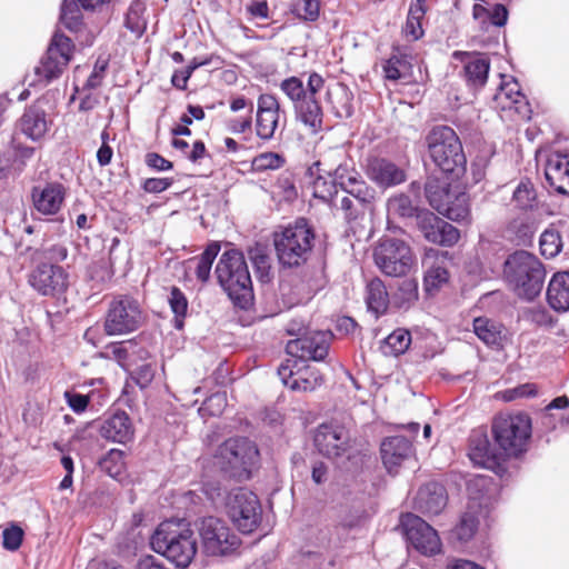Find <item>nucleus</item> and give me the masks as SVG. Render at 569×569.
I'll use <instances>...</instances> for the list:
<instances>
[{
    "label": "nucleus",
    "instance_id": "obj_1",
    "mask_svg": "<svg viewBox=\"0 0 569 569\" xmlns=\"http://www.w3.org/2000/svg\"><path fill=\"white\" fill-rule=\"evenodd\" d=\"M152 549L177 567H188L197 553L193 531L184 520L161 522L150 540Z\"/></svg>",
    "mask_w": 569,
    "mask_h": 569
},
{
    "label": "nucleus",
    "instance_id": "obj_2",
    "mask_svg": "<svg viewBox=\"0 0 569 569\" xmlns=\"http://www.w3.org/2000/svg\"><path fill=\"white\" fill-rule=\"evenodd\" d=\"M217 279L234 305L242 309L253 299L251 277L242 252L231 249L224 251L214 270Z\"/></svg>",
    "mask_w": 569,
    "mask_h": 569
},
{
    "label": "nucleus",
    "instance_id": "obj_3",
    "mask_svg": "<svg viewBox=\"0 0 569 569\" xmlns=\"http://www.w3.org/2000/svg\"><path fill=\"white\" fill-rule=\"evenodd\" d=\"M503 274L518 297L532 300L541 292L546 271L535 254L520 250L508 257Z\"/></svg>",
    "mask_w": 569,
    "mask_h": 569
},
{
    "label": "nucleus",
    "instance_id": "obj_4",
    "mask_svg": "<svg viewBox=\"0 0 569 569\" xmlns=\"http://www.w3.org/2000/svg\"><path fill=\"white\" fill-rule=\"evenodd\" d=\"M467 490V509L452 530L453 537L461 542L471 540L476 535L480 520L487 516L495 488L491 479L477 476L468 481Z\"/></svg>",
    "mask_w": 569,
    "mask_h": 569
},
{
    "label": "nucleus",
    "instance_id": "obj_5",
    "mask_svg": "<svg viewBox=\"0 0 569 569\" xmlns=\"http://www.w3.org/2000/svg\"><path fill=\"white\" fill-rule=\"evenodd\" d=\"M430 157L445 173L459 178L466 171L467 159L456 131L447 126L435 127L427 136Z\"/></svg>",
    "mask_w": 569,
    "mask_h": 569
},
{
    "label": "nucleus",
    "instance_id": "obj_6",
    "mask_svg": "<svg viewBox=\"0 0 569 569\" xmlns=\"http://www.w3.org/2000/svg\"><path fill=\"white\" fill-rule=\"evenodd\" d=\"M259 451L254 442L247 438L224 441L214 455V463L238 479H248L258 462Z\"/></svg>",
    "mask_w": 569,
    "mask_h": 569
},
{
    "label": "nucleus",
    "instance_id": "obj_7",
    "mask_svg": "<svg viewBox=\"0 0 569 569\" xmlns=\"http://www.w3.org/2000/svg\"><path fill=\"white\" fill-rule=\"evenodd\" d=\"M426 196L430 206L440 214L457 222H470L469 196L458 187L430 179L426 184Z\"/></svg>",
    "mask_w": 569,
    "mask_h": 569
},
{
    "label": "nucleus",
    "instance_id": "obj_8",
    "mask_svg": "<svg viewBox=\"0 0 569 569\" xmlns=\"http://www.w3.org/2000/svg\"><path fill=\"white\" fill-rule=\"evenodd\" d=\"M531 419L526 413L498 416L492 422L495 441L506 456L523 452L531 437Z\"/></svg>",
    "mask_w": 569,
    "mask_h": 569
},
{
    "label": "nucleus",
    "instance_id": "obj_9",
    "mask_svg": "<svg viewBox=\"0 0 569 569\" xmlns=\"http://www.w3.org/2000/svg\"><path fill=\"white\" fill-rule=\"evenodd\" d=\"M313 233L301 220L286 228L274 238V247L280 263L287 267L299 266L311 251Z\"/></svg>",
    "mask_w": 569,
    "mask_h": 569
},
{
    "label": "nucleus",
    "instance_id": "obj_10",
    "mask_svg": "<svg viewBox=\"0 0 569 569\" xmlns=\"http://www.w3.org/2000/svg\"><path fill=\"white\" fill-rule=\"evenodd\" d=\"M377 268L386 276H406L416 266V258L410 246L400 239L386 238L373 251Z\"/></svg>",
    "mask_w": 569,
    "mask_h": 569
},
{
    "label": "nucleus",
    "instance_id": "obj_11",
    "mask_svg": "<svg viewBox=\"0 0 569 569\" xmlns=\"http://www.w3.org/2000/svg\"><path fill=\"white\" fill-rule=\"evenodd\" d=\"M74 46L70 38L56 32L51 39L46 56L34 68L36 79L29 84H48L53 79L59 78L71 60Z\"/></svg>",
    "mask_w": 569,
    "mask_h": 569
},
{
    "label": "nucleus",
    "instance_id": "obj_12",
    "mask_svg": "<svg viewBox=\"0 0 569 569\" xmlns=\"http://www.w3.org/2000/svg\"><path fill=\"white\" fill-rule=\"evenodd\" d=\"M226 511L232 523L242 533L253 532L261 522L260 501L253 492L246 489H237L229 493Z\"/></svg>",
    "mask_w": 569,
    "mask_h": 569
},
{
    "label": "nucleus",
    "instance_id": "obj_13",
    "mask_svg": "<svg viewBox=\"0 0 569 569\" xmlns=\"http://www.w3.org/2000/svg\"><path fill=\"white\" fill-rule=\"evenodd\" d=\"M204 551L210 556H226L236 551L241 541L229 526L219 518L206 517L198 525Z\"/></svg>",
    "mask_w": 569,
    "mask_h": 569
},
{
    "label": "nucleus",
    "instance_id": "obj_14",
    "mask_svg": "<svg viewBox=\"0 0 569 569\" xmlns=\"http://www.w3.org/2000/svg\"><path fill=\"white\" fill-rule=\"evenodd\" d=\"M142 323L139 303L129 297L114 299L108 309L104 330L109 336L127 335L137 330Z\"/></svg>",
    "mask_w": 569,
    "mask_h": 569
},
{
    "label": "nucleus",
    "instance_id": "obj_15",
    "mask_svg": "<svg viewBox=\"0 0 569 569\" xmlns=\"http://www.w3.org/2000/svg\"><path fill=\"white\" fill-rule=\"evenodd\" d=\"M401 525L409 545L418 552L432 556L441 551V540L438 532L423 519L408 513L402 517Z\"/></svg>",
    "mask_w": 569,
    "mask_h": 569
},
{
    "label": "nucleus",
    "instance_id": "obj_16",
    "mask_svg": "<svg viewBox=\"0 0 569 569\" xmlns=\"http://www.w3.org/2000/svg\"><path fill=\"white\" fill-rule=\"evenodd\" d=\"M278 375L283 385L293 391H313L322 383L317 368L297 358H288L279 367Z\"/></svg>",
    "mask_w": 569,
    "mask_h": 569
},
{
    "label": "nucleus",
    "instance_id": "obj_17",
    "mask_svg": "<svg viewBox=\"0 0 569 569\" xmlns=\"http://www.w3.org/2000/svg\"><path fill=\"white\" fill-rule=\"evenodd\" d=\"M28 281L42 296L60 297L70 284V276L61 266L41 263L30 272Z\"/></svg>",
    "mask_w": 569,
    "mask_h": 569
},
{
    "label": "nucleus",
    "instance_id": "obj_18",
    "mask_svg": "<svg viewBox=\"0 0 569 569\" xmlns=\"http://www.w3.org/2000/svg\"><path fill=\"white\" fill-rule=\"evenodd\" d=\"M323 78L313 72L309 76V94L293 106L297 119L306 126L311 133L322 129L323 112L316 99V94L323 88Z\"/></svg>",
    "mask_w": 569,
    "mask_h": 569
},
{
    "label": "nucleus",
    "instance_id": "obj_19",
    "mask_svg": "<svg viewBox=\"0 0 569 569\" xmlns=\"http://www.w3.org/2000/svg\"><path fill=\"white\" fill-rule=\"evenodd\" d=\"M329 335L323 331L308 333L287 343L286 350L289 358H297L303 361H321L329 350Z\"/></svg>",
    "mask_w": 569,
    "mask_h": 569
},
{
    "label": "nucleus",
    "instance_id": "obj_20",
    "mask_svg": "<svg viewBox=\"0 0 569 569\" xmlns=\"http://www.w3.org/2000/svg\"><path fill=\"white\" fill-rule=\"evenodd\" d=\"M501 83L492 98V107L501 111H515L528 117L529 104L520 86L512 77L501 76Z\"/></svg>",
    "mask_w": 569,
    "mask_h": 569
},
{
    "label": "nucleus",
    "instance_id": "obj_21",
    "mask_svg": "<svg viewBox=\"0 0 569 569\" xmlns=\"http://www.w3.org/2000/svg\"><path fill=\"white\" fill-rule=\"evenodd\" d=\"M337 187L355 197L361 207L372 202L375 191L368 187L361 174L348 163L339 164L332 172Z\"/></svg>",
    "mask_w": 569,
    "mask_h": 569
},
{
    "label": "nucleus",
    "instance_id": "obj_22",
    "mask_svg": "<svg viewBox=\"0 0 569 569\" xmlns=\"http://www.w3.org/2000/svg\"><path fill=\"white\" fill-rule=\"evenodd\" d=\"M449 253L438 249H427L422 258L425 268L423 284L428 292L439 290L449 280Z\"/></svg>",
    "mask_w": 569,
    "mask_h": 569
},
{
    "label": "nucleus",
    "instance_id": "obj_23",
    "mask_svg": "<svg viewBox=\"0 0 569 569\" xmlns=\"http://www.w3.org/2000/svg\"><path fill=\"white\" fill-rule=\"evenodd\" d=\"M418 224L425 238L432 243L453 246L460 238L459 230L431 212L418 216Z\"/></svg>",
    "mask_w": 569,
    "mask_h": 569
},
{
    "label": "nucleus",
    "instance_id": "obj_24",
    "mask_svg": "<svg viewBox=\"0 0 569 569\" xmlns=\"http://www.w3.org/2000/svg\"><path fill=\"white\" fill-rule=\"evenodd\" d=\"M453 58L463 64V78L472 90L481 89L488 79L490 60L479 52L455 51Z\"/></svg>",
    "mask_w": 569,
    "mask_h": 569
},
{
    "label": "nucleus",
    "instance_id": "obj_25",
    "mask_svg": "<svg viewBox=\"0 0 569 569\" xmlns=\"http://www.w3.org/2000/svg\"><path fill=\"white\" fill-rule=\"evenodd\" d=\"M280 104L272 94H260L257 102L256 132L262 140L273 138L279 124Z\"/></svg>",
    "mask_w": 569,
    "mask_h": 569
},
{
    "label": "nucleus",
    "instance_id": "obj_26",
    "mask_svg": "<svg viewBox=\"0 0 569 569\" xmlns=\"http://www.w3.org/2000/svg\"><path fill=\"white\" fill-rule=\"evenodd\" d=\"M348 442V431L338 425H321L315 435V445L319 452L329 458L342 455Z\"/></svg>",
    "mask_w": 569,
    "mask_h": 569
},
{
    "label": "nucleus",
    "instance_id": "obj_27",
    "mask_svg": "<svg viewBox=\"0 0 569 569\" xmlns=\"http://www.w3.org/2000/svg\"><path fill=\"white\" fill-rule=\"evenodd\" d=\"M448 497L445 487L438 482L422 486L416 497V508L429 516L439 515L447 506Z\"/></svg>",
    "mask_w": 569,
    "mask_h": 569
},
{
    "label": "nucleus",
    "instance_id": "obj_28",
    "mask_svg": "<svg viewBox=\"0 0 569 569\" xmlns=\"http://www.w3.org/2000/svg\"><path fill=\"white\" fill-rule=\"evenodd\" d=\"M381 459L389 473H397L401 463L410 457L412 446L409 440L401 436L390 437L382 441Z\"/></svg>",
    "mask_w": 569,
    "mask_h": 569
},
{
    "label": "nucleus",
    "instance_id": "obj_29",
    "mask_svg": "<svg viewBox=\"0 0 569 569\" xmlns=\"http://www.w3.org/2000/svg\"><path fill=\"white\" fill-rule=\"evenodd\" d=\"M367 174L370 180L383 188L397 186L406 180L405 171L401 168L381 158H373L369 161Z\"/></svg>",
    "mask_w": 569,
    "mask_h": 569
},
{
    "label": "nucleus",
    "instance_id": "obj_30",
    "mask_svg": "<svg viewBox=\"0 0 569 569\" xmlns=\"http://www.w3.org/2000/svg\"><path fill=\"white\" fill-rule=\"evenodd\" d=\"M64 196V188L60 183H48L32 191L34 208L47 216L56 214L61 209Z\"/></svg>",
    "mask_w": 569,
    "mask_h": 569
},
{
    "label": "nucleus",
    "instance_id": "obj_31",
    "mask_svg": "<svg viewBox=\"0 0 569 569\" xmlns=\"http://www.w3.org/2000/svg\"><path fill=\"white\" fill-rule=\"evenodd\" d=\"M469 458L476 466L497 470L500 467L501 455L491 449L485 433L476 432L470 438Z\"/></svg>",
    "mask_w": 569,
    "mask_h": 569
},
{
    "label": "nucleus",
    "instance_id": "obj_32",
    "mask_svg": "<svg viewBox=\"0 0 569 569\" xmlns=\"http://www.w3.org/2000/svg\"><path fill=\"white\" fill-rule=\"evenodd\" d=\"M545 176L557 192L569 193V157L551 153L546 162Z\"/></svg>",
    "mask_w": 569,
    "mask_h": 569
},
{
    "label": "nucleus",
    "instance_id": "obj_33",
    "mask_svg": "<svg viewBox=\"0 0 569 569\" xmlns=\"http://www.w3.org/2000/svg\"><path fill=\"white\" fill-rule=\"evenodd\" d=\"M101 436L108 440L119 443H127L133 439L134 430L129 416L123 412H116L104 420L100 429Z\"/></svg>",
    "mask_w": 569,
    "mask_h": 569
},
{
    "label": "nucleus",
    "instance_id": "obj_34",
    "mask_svg": "<svg viewBox=\"0 0 569 569\" xmlns=\"http://www.w3.org/2000/svg\"><path fill=\"white\" fill-rule=\"evenodd\" d=\"M111 0H63L61 4V23L71 31H77L82 22V14L77 3L86 10H97Z\"/></svg>",
    "mask_w": 569,
    "mask_h": 569
},
{
    "label": "nucleus",
    "instance_id": "obj_35",
    "mask_svg": "<svg viewBox=\"0 0 569 569\" xmlns=\"http://www.w3.org/2000/svg\"><path fill=\"white\" fill-rule=\"evenodd\" d=\"M308 174L313 178L312 193L323 201H331L337 194V184L329 169L323 168V162L316 161L309 169Z\"/></svg>",
    "mask_w": 569,
    "mask_h": 569
},
{
    "label": "nucleus",
    "instance_id": "obj_36",
    "mask_svg": "<svg viewBox=\"0 0 569 569\" xmlns=\"http://www.w3.org/2000/svg\"><path fill=\"white\" fill-rule=\"evenodd\" d=\"M547 300L556 311L569 310V272L553 274L548 284Z\"/></svg>",
    "mask_w": 569,
    "mask_h": 569
},
{
    "label": "nucleus",
    "instance_id": "obj_37",
    "mask_svg": "<svg viewBox=\"0 0 569 569\" xmlns=\"http://www.w3.org/2000/svg\"><path fill=\"white\" fill-rule=\"evenodd\" d=\"M327 102L331 106L332 113L340 119L351 117L353 112V94L347 86L335 83L327 89Z\"/></svg>",
    "mask_w": 569,
    "mask_h": 569
},
{
    "label": "nucleus",
    "instance_id": "obj_38",
    "mask_svg": "<svg viewBox=\"0 0 569 569\" xmlns=\"http://www.w3.org/2000/svg\"><path fill=\"white\" fill-rule=\"evenodd\" d=\"M472 17L479 23L482 30H488L490 26L503 27L508 20V11L505 6L475 3Z\"/></svg>",
    "mask_w": 569,
    "mask_h": 569
},
{
    "label": "nucleus",
    "instance_id": "obj_39",
    "mask_svg": "<svg viewBox=\"0 0 569 569\" xmlns=\"http://www.w3.org/2000/svg\"><path fill=\"white\" fill-rule=\"evenodd\" d=\"M20 128L31 140L42 139L49 129L46 112L37 107H30L20 119Z\"/></svg>",
    "mask_w": 569,
    "mask_h": 569
},
{
    "label": "nucleus",
    "instance_id": "obj_40",
    "mask_svg": "<svg viewBox=\"0 0 569 569\" xmlns=\"http://www.w3.org/2000/svg\"><path fill=\"white\" fill-rule=\"evenodd\" d=\"M366 302L368 310L376 317L386 312L389 306V295L380 279L375 278L368 283Z\"/></svg>",
    "mask_w": 569,
    "mask_h": 569
},
{
    "label": "nucleus",
    "instance_id": "obj_41",
    "mask_svg": "<svg viewBox=\"0 0 569 569\" xmlns=\"http://www.w3.org/2000/svg\"><path fill=\"white\" fill-rule=\"evenodd\" d=\"M473 331L481 341L491 347H500L505 338L501 325L488 318H476Z\"/></svg>",
    "mask_w": 569,
    "mask_h": 569
},
{
    "label": "nucleus",
    "instance_id": "obj_42",
    "mask_svg": "<svg viewBox=\"0 0 569 569\" xmlns=\"http://www.w3.org/2000/svg\"><path fill=\"white\" fill-rule=\"evenodd\" d=\"M427 12L425 0H415L410 3L403 33L406 38L416 41L423 36L422 19Z\"/></svg>",
    "mask_w": 569,
    "mask_h": 569
},
{
    "label": "nucleus",
    "instance_id": "obj_43",
    "mask_svg": "<svg viewBox=\"0 0 569 569\" xmlns=\"http://www.w3.org/2000/svg\"><path fill=\"white\" fill-rule=\"evenodd\" d=\"M219 251L220 244L218 242H212L208 244L206 250L199 257L192 258L188 261V267L190 269H194L196 276L201 282L208 281L212 263Z\"/></svg>",
    "mask_w": 569,
    "mask_h": 569
},
{
    "label": "nucleus",
    "instance_id": "obj_44",
    "mask_svg": "<svg viewBox=\"0 0 569 569\" xmlns=\"http://www.w3.org/2000/svg\"><path fill=\"white\" fill-rule=\"evenodd\" d=\"M411 343V335L408 330L399 328L391 332L385 340L383 352L390 356H399L407 351Z\"/></svg>",
    "mask_w": 569,
    "mask_h": 569
},
{
    "label": "nucleus",
    "instance_id": "obj_45",
    "mask_svg": "<svg viewBox=\"0 0 569 569\" xmlns=\"http://www.w3.org/2000/svg\"><path fill=\"white\" fill-rule=\"evenodd\" d=\"M418 300V282L413 279L403 280L393 295L398 308L408 309Z\"/></svg>",
    "mask_w": 569,
    "mask_h": 569
},
{
    "label": "nucleus",
    "instance_id": "obj_46",
    "mask_svg": "<svg viewBox=\"0 0 569 569\" xmlns=\"http://www.w3.org/2000/svg\"><path fill=\"white\" fill-rule=\"evenodd\" d=\"M144 10V3L137 0L130 4L126 14V27L138 37L146 30L147 21L143 17Z\"/></svg>",
    "mask_w": 569,
    "mask_h": 569
},
{
    "label": "nucleus",
    "instance_id": "obj_47",
    "mask_svg": "<svg viewBox=\"0 0 569 569\" xmlns=\"http://www.w3.org/2000/svg\"><path fill=\"white\" fill-rule=\"evenodd\" d=\"M541 254L548 259L555 258L562 249V241L559 231L555 228L546 229L540 236Z\"/></svg>",
    "mask_w": 569,
    "mask_h": 569
},
{
    "label": "nucleus",
    "instance_id": "obj_48",
    "mask_svg": "<svg viewBox=\"0 0 569 569\" xmlns=\"http://www.w3.org/2000/svg\"><path fill=\"white\" fill-rule=\"evenodd\" d=\"M168 302L172 312L174 313V327L181 329L183 326L182 319L188 310V300L183 292L177 287H172L168 298Z\"/></svg>",
    "mask_w": 569,
    "mask_h": 569
},
{
    "label": "nucleus",
    "instance_id": "obj_49",
    "mask_svg": "<svg viewBox=\"0 0 569 569\" xmlns=\"http://www.w3.org/2000/svg\"><path fill=\"white\" fill-rule=\"evenodd\" d=\"M280 88L293 106L296 102L301 101L309 94V82L307 83V88H305L302 80L298 77L284 79L281 82Z\"/></svg>",
    "mask_w": 569,
    "mask_h": 569
},
{
    "label": "nucleus",
    "instance_id": "obj_50",
    "mask_svg": "<svg viewBox=\"0 0 569 569\" xmlns=\"http://www.w3.org/2000/svg\"><path fill=\"white\" fill-rule=\"evenodd\" d=\"M387 210L389 214L399 216L403 218L412 217L416 213V208L409 196L398 194L388 200Z\"/></svg>",
    "mask_w": 569,
    "mask_h": 569
},
{
    "label": "nucleus",
    "instance_id": "obj_51",
    "mask_svg": "<svg viewBox=\"0 0 569 569\" xmlns=\"http://www.w3.org/2000/svg\"><path fill=\"white\" fill-rule=\"evenodd\" d=\"M141 359L148 360L149 359V352L146 350L141 351ZM156 372V363L153 361H144L141 365L137 366L132 370L133 378L136 382L141 387L146 388L150 385L154 377Z\"/></svg>",
    "mask_w": 569,
    "mask_h": 569
},
{
    "label": "nucleus",
    "instance_id": "obj_52",
    "mask_svg": "<svg viewBox=\"0 0 569 569\" xmlns=\"http://www.w3.org/2000/svg\"><path fill=\"white\" fill-rule=\"evenodd\" d=\"M256 273L260 281L267 282L270 280V258L260 247H256L249 252Z\"/></svg>",
    "mask_w": 569,
    "mask_h": 569
},
{
    "label": "nucleus",
    "instance_id": "obj_53",
    "mask_svg": "<svg viewBox=\"0 0 569 569\" xmlns=\"http://www.w3.org/2000/svg\"><path fill=\"white\" fill-rule=\"evenodd\" d=\"M538 395V388L535 383H523L515 388H510L496 393V399L503 400L506 402L513 401L521 398L536 397Z\"/></svg>",
    "mask_w": 569,
    "mask_h": 569
},
{
    "label": "nucleus",
    "instance_id": "obj_54",
    "mask_svg": "<svg viewBox=\"0 0 569 569\" xmlns=\"http://www.w3.org/2000/svg\"><path fill=\"white\" fill-rule=\"evenodd\" d=\"M284 159L276 152H263L252 160V168L256 171L276 170L283 166Z\"/></svg>",
    "mask_w": 569,
    "mask_h": 569
},
{
    "label": "nucleus",
    "instance_id": "obj_55",
    "mask_svg": "<svg viewBox=\"0 0 569 569\" xmlns=\"http://www.w3.org/2000/svg\"><path fill=\"white\" fill-rule=\"evenodd\" d=\"M88 272L92 280L100 283L109 281L113 276L110 262L107 259H99L92 262L89 266Z\"/></svg>",
    "mask_w": 569,
    "mask_h": 569
},
{
    "label": "nucleus",
    "instance_id": "obj_56",
    "mask_svg": "<svg viewBox=\"0 0 569 569\" xmlns=\"http://www.w3.org/2000/svg\"><path fill=\"white\" fill-rule=\"evenodd\" d=\"M512 200L519 208H528L535 200V191L530 181H521L513 191Z\"/></svg>",
    "mask_w": 569,
    "mask_h": 569
},
{
    "label": "nucleus",
    "instance_id": "obj_57",
    "mask_svg": "<svg viewBox=\"0 0 569 569\" xmlns=\"http://www.w3.org/2000/svg\"><path fill=\"white\" fill-rule=\"evenodd\" d=\"M227 406V396L224 392H217L211 395L204 402L199 411L204 415L219 416L223 412Z\"/></svg>",
    "mask_w": 569,
    "mask_h": 569
},
{
    "label": "nucleus",
    "instance_id": "obj_58",
    "mask_svg": "<svg viewBox=\"0 0 569 569\" xmlns=\"http://www.w3.org/2000/svg\"><path fill=\"white\" fill-rule=\"evenodd\" d=\"M371 202L367 203L365 207H361L357 199L351 196L342 197L340 200V209L345 212V217L348 220H355L359 216L363 214L366 210L370 209Z\"/></svg>",
    "mask_w": 569,
    "mask_h": 569
},
{
    "label": "nucleus",
    "instance_id": "obj_59",
    "mask_svg": "<svg viewBox=\"0 0 569 569\" xmlns=\"http://www.w3.org/2000/svg\"><path fill=\"white\" fill-rule=\"evenodd\" d=\"M406 68L407 62L403 59L393 56L383 63L385 78L392 81L399 80L402 78Z\"/></svg>",
    "mask_w": 569,
    "mask_h": 569
},
{
    "label": "nucleus",
    "instance_id": "obj_60",
    "mask_svg": "<svg viewBox=\"0 0 569 569\" xmlns=\"http://www.w3.org/2000/svg\"><path fill=\"white\" fill-rule=\"evenodd\" d=\"M22 537L23 531L17 526L4 529L2 532L3 547L8 550H17L22 542Z\"/></svg>",
    "mask_w": 569,
    "mask_h": 569
},
{
    "label": "nucleus",
    "instance_id": "obj_61",
    "mask_svg": "<svg viewBox=\"0 0 569 569\" xmlns=\"http://www.w3.org/2000/svg\"><path fill=\"white\" fill-rule=\"evenodd\" d=\"M64 398H66L69 407L76 413L83 412L87 409L88 403H89V397L88 396H84V395H81V393H77V392H72V391H66L64 392Z\"/></svg>",
    "mask_w": 569,
    "mask_h": 569
},
{
    "label": "nucleus",
    "instance_id": "obj_62",
    "mask_svg": "<svg viewBox=\"0 0 569 569\" xmlns=\"http://www.w3.org/2000/svg\"><path fill=\"white\" fill-rule=\"evenodd\" d=\"M170 178H149L143 182V189L147 192L160 193L172 184Z\"/></svg>",
    "mask_w": 569,
    "mask_h": 569
},
{
    "label": "nucleus",
    "instance_id": "obj_63",
    "mask_svg": "<svg viewBox=\"0 0 569 569\" xmlns=\"http://www.w3.org/2000/svg\"><path fill=\"white\" fill-rule=\"evenodd\" d=\"M320 12V1L319 0H303L302 7L300 9V17L307 21H316L319 17Z\"/></svg>",
    "mask_w": 569,
    "mask_h": 569
},
{
    "label": "nucleus",
    "instance_id": "obj_64",
    "mask_svg": "<svg viewBox=\"0 0 569 569\" xmlns=\"http://www.w3.org/2000/svg\"><path fill=\"white\" fill-rule=\"evenodd\" d=\"M137 569H167L163 565V562L152 556V555H147V556H142L141 558H139L138 562H137Z\"/></svg>",
    "mask_w": 569,
    "mask_h": 569
}]
</instances>
